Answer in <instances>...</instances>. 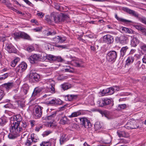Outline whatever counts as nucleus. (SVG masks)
Listing matches in <instances>:
<instances>
[{
    "label": "nucleus",
    "instance_id": "nucleus-1",
    "mask_svg": "<svg viewBox=\"0 0 146 146\" xmlns=\"http://www.w3.org/2000/svg\"><path fill=\"white\" fill-rule=\"evenodd\" d=\"M22 117L20 115H17L12 116L11 118V127L13 125L15 127L18 126L22 121Z\"/></svg>",
    "mask_w": 146,
    "mask_h": 146
},
{
    "label": "nucleus",
    "instance_id": "nucleus-2",
    "mask_svg": "<svg viewBox=\"0 0 146 146\" xmlns=\"http://www.w3.org/2000/svg\"><path fill=\"white\" fill-rule=\"evenodd\" d=\"M42 107L38 106L34 108L33 111L34 115L36 118H38L41 117L42 113Z\"/></svg>",
    "mask_w": 146,
    "mask_h": 146
},
{
    "label": "nucleus",
    "instance_id": "nucleus-3",
    "mask_svg": "<svg viewBox=\"0 0 146 146\" xmlns=\"http://www.w3.org/2000/svg\"><path fill=\"white\" fill-rule=\"evenodd\" d=\"M137 125L134 120L131 119L127 123L125 127L129 129H137L139 127V125Z\"/></svg>",
    "mask_w": 146,
    "mask_h": 146
},
{
    "label": "nucleus",
    "instance_id": "nucleus-4",
    "mask_svg": "<svg viewBox=\"0 0 146 146\" xmlns=\"http://www.w3.org/2000/svg\"><path fill=\"white\" fill-rule=\"evenodd\" d=\"M117 56V53L115 51H110L107 55V59L108 61L113 63L116 60Z\"/></svg>",
    "mask_w": 146,
    "mask_h": 146
},
{
    "label": "nucleus",
    "instance_id": "nucleus-5",
    "mask_svg": "<svg viewBox=\"0 0 146 146\" xmlns=\"http://www.w3.org/2000/svg\"><path fill=\"white\" fill-rule=\"evenodd\" d=\"M13 36L15 39L21 38L28 40L30 39V37L28 35L22 32L15 33L13 34Z\"/></svg>",
    "mask_w": 146,
    "mask_h": 146
},
{
    "label": "nucleus",
    "instance_id": "nucleus-6",
    "mask_svg": "<svg viewBox=\"0 0 146 146\" xmlns=\"http://www.w3.org/2000/svg\"><path fill=\"white\" fill-rule=\"evenodd\" d=\"M79 119L80 121L81 124L85 128H88L92 126V124L90 121L87 118L84 117L80 118Z\"/></svg>",
    "mask_w": 146,
    "mask_h": 146
},
{
    "label": "nucleus",
    "instance_id": "nucleus-7",
    "mask_svg": "<svg viewBox=\"0 0 146 146\" xmlns=\"http://www.w3.org/2000/svg\"><path fill=\"white\" fill-rule=\"evenodd\" d=\"M14 125L12 127H11L10 129V133H9L8 135V137L11 139H13L16 138L18 135L19 133V132H17L16 131L14 130V129L15 128Z\"/></svg>",
    "mask_w": 146,
    "mask_h": 146
},
{
    "label": "nucleus",
    "instance_id": "nucleus-8",
    "mask_svg": "<svg viewBox=\"0 0 146 146\" xmlns=\"http://www.w3.org/2000/svg\"><path fill=\"white\" fill-rule=\"evenodd\" d=\"M56 139H51L47 141H43L40 144V146H55Z\"/></svg>",
    "mask_w": 146,
    "mask_h": 146
},
{
    "label": "nucleus",
    "instance_id": "nucleus-9",
    "mask_svg": "<svg viewBox=\"0 0 146 146\" xmlns=\"http://www.w3.org/2000/svg\"><path fill=\"white\" fill-rule=\"evenodd\" d=\"M27 64L25 62H22L19 64L15 68V71L17 72H21L25 70L27 68Z\"/></svg>",
    "mask_w": 146,
    "mask_h": 146
},
{
    "label": "nucleus",
    "instance_id": "nucleus-10",
    "mask_svg": "<svg viewBox=\"0 0 146 146\" xmlns=\"http://www.w3.org/2000/svg\"><path fill=\"white\" fill-rule=\"evenodd\" d=\"M42 90V88H35L33 92L31 98L33 99H35L40 95V92Z\"/></svg>",
    "mask_w": 146,
    "mask_h": 146
},
{
    "label": "nucleus",
    "instance_id": "nucleus-11",
    "mask_svg": "<svg viewBox=\"0 0 146 146\" xmlns=\"http://www.w3.org/2000/svg\"><path fill=\"white\" fill-rule=\"evenodd\" d=\"M27 126V123L25 122H21L18 126L14 129V130L16 131L19 133L23 130H25Z\"/></svg>",
    "mask_w": 146,
    "mask_h": 146
},
{
    "label": "nucleus",
    "instance_id": "nucleus-12",
    "mask_svg": "<svg viewBox=\"0 0 146 146\" xmlns=\"http://www.w3.org/2000/svg\"><path fill=\"white\" fill-rule=\"evenodd\" d=\"M28 59L31 63H35L39 61V55L36 54L32 55L28 58Z\"/></svg>",
    "mask_w": 146,
    "mask_h": 146
},
{
    "label": "nucleus",
    "instance_id": "nucleus-13",
    "mask_svg": "<svg viewBox=\"0 0 146 146\" xmlns=\"http://www.w3.org/2000/svg\"><path fill=\"white\" fill-rule=\"evenodd\" d=\"M29 77L33 81L37 82L39 80L40 76L37 73L31 72L29 75Z\"/></svg>",
    "mask_w": 146,
    "mask_h": 146
},
{
    "label": "nucleus",
    "instance_id": "nucleus-14",
    "mask_svg": "<svg viewBox=\"0 0 146 146\" xmlns=\"http://www.w3.org/2000/svg\"><path fill=\"white\" fill-rule=\"evenodd\" d=\"M103 39L108 44L112 43L113 41V36L110 35H105L104 36Z\"/></svg>",
    "mask_w": 146,
    "mask_h": 146
},
{
    "label": "nucleus",
    "instance_id": "nucleus-15",
    "mask_svg": "<svg viewBox=\"0 0 146 146\" xmlns=\"http://www.w3.org/2000/svg\"><path fill=\"white\" fill-rule=\"evenodd\" d=\"M119 40L120 43L123 44L127 42L128 41V39L126 36L123 35L119 37Z\"/></svg>",
    "mask_w": 146,
    "mask_h": 146
},
{
    "label": "nucleus",
    "instance_id": "nucleus-16",
    "mask_svg": "<svg viewBox=\"0 0 146 146\" xmlns=\"http://www.w3.org/2000/svg\"><path fill=\"white\" fill-rule=\"evenodd\" d=\"M6 47L7 51L10 53H15L16 52L15 49L11 44H7Z\"/></svg>",
    "mask_w": 146,
    "mask_h": 146
},
{
    "label": "nucleus",
    "instance_id": "nucleus-17",
    "mask_svg": "<svg viewBox=\"0 0 146 146\" xmlns=\"http://www.w3.org/2000/svg\"><path fill=\"white\" fill-rule=\"evenodd\" d=\"M120 30L123 33L133 34L134 32L131 29L124 27H121L120 28Z\"/></svg>",
    "mask_w": 146,
    "mask_h": 146
},
{
    "label": "nucleus",
    "instance_id": "nucleus-18",
    "mask_svg": "<svg viewBox=\"0 0 146 146\" xmlns=\"http://www.w3.org/2000/svg\"><path fill=\"white\" fill-rule=\"evenodd\" d=\"M133 38L131 40V45L133 47H135L139 42V40L135 36L131 37Z\"/></svg>",
    "mask_w": 146,
    "mask_h": 146
},
{
    "label": "nucleus",
    "instance_id": "nucleus-19",
    "mask_svg": "<svg viewBox=\"0 0 146 146\" xmlns=\"http://www.w3.org/2000/svg\"><path fill=\"white\" fill-rule=\"evenodd\" d=\"M77 97L76 95H68L65 96V99L66 101H71L76 99Z\"/></svg>",
    "mask_w": 146,
    "mask_h": 146
},
{
    "label": "nucleus",
    "instance_id": "nucleus-20",
    "mask_svg": "<svg viewBox=\"0 0 146 146\" xmlns=\"http://www.w3.org/2000/svg\"><path fill=\"white\" fill-rule=\"evenodd\" d=\"M82 114V113L81 111L79 110L72 113L70 115H68V117L70 118L77 117Z\"/></svg>",
    "mask_w": 146,
    "mask_h": 146
},
{
    "label": "nucleus",
    "instance_id": "nucleus-21",
    "mask_svg": "<svg viewBox=\"0 0 146 146\" xmlns=\"http://www.w3.org/2000/svg\"><path fill=\"white\" fill-rule=\"evenodd\" d=\"M123 10L129 14L135 16L137 17L138 16L137 14L135 12L132 10H131L127 8H123Z\"/></svg>",
    "mask_w": 146,
    "mask_h": 146
},
{
    "label": "nucleus",
    "instance_id": "nucleus-22",
    "mask_svg": "<svg viewBox=\"0 0 146 146\" xmlns=\"http://www.w3.org/2000/svg\"><path fill=\"white\" fill-rule=\"evenodd\" d=\"M57 111H54L53 112V113L47 117V119L49 120H50V122H53L54 120V118L57 113Z\"/></svg>",
    "mask_w": 146,
    "mask_h": 146
},
{
    "label": "nucleus",
    "instance_id": "nucleus-23",
    "mask_svg": "<svg viewBox=\"0 0 146 146\" xmlns=\"http://www.w3.org/2000/svg\"><path fill=\"white\" fill-rule=\"evenodd\" d=\"M51 19H53L56 23L61 22L60 15H53L51 17Z\"/></svg>",
    "mask_w": 146,
    "mask_h": 146
},
{
    "label": "nucleus",
    "instance_id": "nucleus-24",
    "mask_svg": "<svg viewBox=\"0 0 146 146\" xmlns=\"http://www.w3.org/2000/svg\"><path fill=\"white\" fill-rule=\"evenodd\" d=\"M94 127L95 129L97 130H99L101 128H103V124L102 122L97 121L95 123Z\"/></svg>",
    "mask_w": 146,
    "mask_h": 146
},
{
    "label": "nucleus",
    "instance_id": "nucleus-25",
    "mask_svg": "<svg viewBox=\"0 0 146 146\" xmlns=\"http://www.w3.org/2000/svg\"><path fill=\"white\" fill-rule=\"evenodd\" d=\"M68 119L64 115L62 116L60 120V123L63 125L67 123Z\"/></svg>",
    "mask_w": 146,
    "mask_h": 146
},
{
    "label": "nucleus",
    "instance_id": "nucleus-26",
    "mask_svg": "<svg viewBox=\"0 0 146 146\" xmlns=\"http://www.w3.org/2000/svg\"><path fill=\"white\" fill-rule=\"evenodd\" d=\"M47 58V54L42 53L40 55H39V61H44L46 60Z\"/></svg>",
    "mask_w": 146,
    "mask_h": 146
},
{
    "label": "nucleus",
    "instance_id": "nucleus-27",
    "mask_svg": "<svg viewBox=\"0 0 146 146\" xmlns=\"http://www.w3.org/2000/svg\"><path fill=\"white\" fill-rule=\"evenodd\" d=\"M104 99L105 106L109 104H111L112 106L113 105V101L111 99H110L106 98Z\"/></svg>",
    "mask_w": 146,
    "mask_h": 146
},
{
    "label": "nucleus",
    "instance_id": "nucleus-28",
    "mask_svg": "<svg viewBox=\"0 0 146 146\" xmlns=\"http://www.w3.org/2000/svg\"><path fill=\"white\" fill-rule=\"evenodd\" d=\"M134 60V57L130 56H129L126 60V63L127 65H129L130 64L132 63Z\"/></svg>",
    "mask_w": 146,
    "mask_h": 146
},
{
    "label": "nucleus",
    "instance_id": "nucleus-29",
    "mask_svg": "<svg viewBox=\"0 0 146 146\" xmlns=\"http://www.w3.org/2000/svg\"><path fill=\"white\" fill-rule=\"evenodd\" d=\"M128 48L127 46L123 47L121 48L120 50V54L121 56H123L125 55L127 50Z\"/></svg>",
    "mask_w": 146,
    "mask_h": 146
},
{
    "label": "nucleus",
    "instance_id": "nucleus-30",
    "mask_svg": "<svg viewBox=\"0 0 146 146\" xmlns=\"http://www.w3.org/2000/svg\"><path fill=\"white\" fill-rule=\"evenodd\" d=\"M54 85L52 84H51L50 87L49 88H46L45 90L46 92H50L51 93H54Z\"/></svg>",
    "mask_w": 146,
    "mask_h": 146
},
{
    "label": "nucleus",
    "instance_id": "nucleus-31",
    "mask_svg": "<svg viewBox=\"0 0 146 146\" xmlns=\"http://www.w3.org/2000/svg\"><path fill=\"white\" fill-rule=\"evenodd\" d=\"M29 89V86L27 84H25L23 85L22 90L25 94H26Z\"/></svg>",
    "mask_w": 146,
    "mask_h": 146
},
{
    "label": "nucleus",
    "instance_id": "nucleus-32",
    "mask_svg": "<svg viewBox=\"0 0 146 146\" xmlns=\"http://www.w3.org/2000/svg\"><path fill=\"white\" fill-rule=\"evenodd\" d=\"M20 60L19 58H15L11 62V65L13 67H14L16 66L17 62Z\"/></svg>",
    "mask_w": 146,
    "mask_h": 146
},
{
    "label": "nucleus",
    "instance_id": "nucleus-33",
    "mask_svg": "<svg viewBox=\"0 0 146 146\" xmlns=\"http://www.w3.org/2000/svg\"><path fill=\"white\" fill-rule=\"evenodd\" d=\"M66 137V135L65 134L62 135L60 139V143L61 145L65 141Z\"/></svg>",
    "mask_w": 146,
    "mask_h": 146
},
{
    "label": "nucleus",
    "instance_id": "nucleus-34",
    "mask_svg": "<svg viewBox=\"0 0 146 146\" xmlns=\"http://www.w3.org/2000/svg\"><path fill=\"white\" fill-rule=\"evenodd\" d=\"M60 17L61 22H63L65 20H68L69 18L68 15H66L62 14L61 15H60Z\"/></svg>",
    "mask_w": 146,
    "mask_h": 146
},
{
    "label": "nucleus",
    "instance_id": "nucleus-35",
    "mask_svg": "<svg viewBox=\"0 0 146 146\" xmlns=\"http://www.w3.org/2000/svg\"><path fill=\"white\" fill-rule=\"evenodd\" d=\"M4 85L5 88L7 90H9L13 86L12 83H9L4 84Z\"/></svg>",
    "mask_w": 146,
    "mask_h": 146
},
{
    "label": "nucleus",
    "instance_id": "nucleus-36",
    "mask_svg": "<svg viewBox=\"0 0 146 146\" xmlns=\"http://www.w3.org/2000/svg\"><path fill=\"white\" fill-rule=\"evenodd\" d=\"M115 18H116L118 20L123 22L125 23H128L131 22V21H130L127 20L126 19H123L119 18L118 17L117 15H115Z\"/></svg>",
    "mask_w": 146,
    "mask_h": 146
},
{
    "label": "nucleus",
    "instance_id": "nucleus-37",
    "mask_svg": "<svg viewBox=\"0 0 146 146\" xmlns=\"http://www.w3.org/2000/svg\"><path fill=\"white\" fill-rule=\"evenodd\" d=\"M31 139L33 142H36L38 140V139L36 137V135L35 134H32L31 135Z\"/></svg>",
    "mask_w": 146,
    "mask_h": 146
},
{
    "label": "nucleus",
    "instance_id": "nucleus-38",
    "mask_svg": "<svg viewBox=\"0 0 146 146\" xmlns=\"http://www.w3.org/2000/svg\"><path fill=\"white\" fill-rule=\"evenodd\" d=\"M47 58L48 60L50 61H55L56 60V56L50 54L47 56Z\"/></svg>",
    "mask_w": 146,
    "mask_h": 146
},
{
    "label": "nucleus",
    "instance_id": "nucleus-39",
    "mask_svg": "<svg viewBox=\"0 0 146 146\" xmlns=\"http://www.w3.org/2000/svg\"><path fill=\"white\" fill-rule=\"evenodd\" d=\"M45 34L47 36L50 35H54L56 34V33L54 31H49L47 30H45Z\"/></svg>",
    "mask_w": 146,
    "mask_h": 146
},
{
    "label": "nucleus",
    "instance_id": "nucleus-40",
    "mask_svg": "<svg viewBox=\"0 0 146 146\" xmlns=\"http://www.w3.org/2000/svg\"><path fill=\"white\" fill-rule=\"evenodd\" d=\"M70 87V85L67 84H64L62 85V88L64 90L68 89Z\"/></svg>",
    "mask_w": 146,
    "mask_h": 146
},
{
    "label": "nucleus",
    "instance_id": "nucleus-41",
    "mask_svg": "<svg viewBox=\"0 0 146 146\" xmlns=\"http://www.w3.org/2000/svg\"><path fill=\"white\" fill-rule=\"evenodd\" d=\"M134 27L136 29L138 30H140L141 31H144L145 29L142 27L141 26L138 25H134Z\"/></svg>",
    "mask_w": 146,
    "mask_h": 146
},
{
    "label": "nucleus",
    "instance_id": "nucleus-42",
    "mask_svg": "<svg viewBox=\"0 0 146 146\" xmlns=\"http://www.w3.org/2000/svg\"><path fill=\"white\" fill-rule=\"evenodd\" d=\"M97 103L99 106L100 107H103L105 106L104 99H103L98 100L97 102Z\"/></svg>",
    "mask_w": 146,
    "mask_h": 146
},
{
    "label": "nucleus",
    "instance_id": "nucleus-43",
    "mask_svg": "<svg viewBox=\"0 0 146 146\" xmlns=\"http://www.w3.org/2000/svg\"><path fill=\"white\" fill-rule=\"evenodd\" d=\"M6 6L8 7L10 9L13 10V11H16V9L12 7V4L10 3L7 2L5 4Z\"/></svg>",
    "mask_w": 146,
    "mask_h": 146
},
{
    "label": "nucleus",
    "instance_id": "nucleus-44",
    "mask_svg": "<svg viewBox=\"0 0 146 146\" xmlns=\"http://www.w3.org/2000/svg\"><path fill=\"white\" fill-rule=\"evenodd\" d=\"M141 62L140 61H138L135 64L136 68L137 70L139 71L141 70Z\"/></svg>",
    "mask_w": 146,
    "mask_h": 146
},
{
    "label": "nucleus",
    "instance_id": "nucleus-45",
    "mask_svg": "<svg viewBox=\"0 0 146 146\" xmlns=\"http://www.w3.org/2000/svg\"><path fill=\"white\" fill-rule=\"evenodd\" d=\"M98 111L102 115V116H104L106 117H108L107 112L106 111H102L101 110H99Z\"/></svg>",
    "mask_w": 146,
    "mask_h": 146
},
{
    "label": "nucleus",
    "instance_id": "nucleus-46",
    "mask_svg": "<svg viewBox=\"0 0 146 146\" xmlns=\"http://www.w3.org/2000/svg\"><path fill=\"white\" fill-rule=\"evenodd\" d=\"M6 123V120L5 119L0 118V125L3 126Z\"/></svg>",
    "mask_w": 146,
    "mask_h": 146
},
{
    "label": "nucleus",
    "instance_id": "nucleus-47",
    "mask_svg": "<svg viewBox=\"0 0 146 146\" xmlns=\"http://www.w3.org/2000/svg\"><path fill=\"white\" fill-rule=\"evenodd\" d=\"M52 131L50 130L46 131H44L42 134V135L44 137L47 136L51 133Z\"/></svg>",
    "mask_w": 146,
    "mask_h": 146
},
{
    "label": "nucleus",
    "instance_id": "nucleus-48",
    "mask_svg": "<svg viewBox=\"0 0 146 146\" xmlns=\"http://www.w3.org/2000/svg\"><path fill=\"white\" fill-rule=\"evenodd\" d=\"M42 29V28L41 27H38L33 29V30L35 32H39L41 31Z\"/></svg>",
    "mask_w": 146,
    "mask_h": 146
},
{
    "label": "nucleus",
    "instance_id": "nucleus-49",
    "mask_svg": "<svg viewBox=\"0 0 146 146\" xmlns=\"http://www.w3.org/2000/svg\"><path fill=\"white\" fill-rule=\"evenodd\" d=\"M67 68L65 69V72H74V70L73 69H72V70L70 69V67L69 66H67Z\"/></svg>",
    "mask_w": 146,
    "mask_h": 146
},
{
    "label": "nucleus",
    "instance_id": "nucleus-50",
    "mask_svg": "<svg viewBox=\"0 0 146 146\" xmlns=\"http://www.w3.org/2000/svg\"><path fill=\"white\" fill-rule=\"evenodd\" d=\"M34 48L33 46H29L27 48V50L28 52H30L34 50Z\"/></svg>",
    "mask_w": 146,
    "mask_h": 146
},
{
    "label": "nucleus",
    "instance_id": "nucleus-51",
    "mask_svg": "<svg viewBox=\"0 0 146 146\" xmlns=\"http://www.w3.org/2000/svg\"><path fill=\"white\" fill-rule=\"evenodd\" d=\"M60 37V36H57L53 38V40L55 42L57 43H59Z\"/></svg>",
    "mask_w": 146,
    "mask_h": 146
},
{
    "label": "nucleus",
    "instance_id": "nucleus-52",
    "mask_svg": "<svg viewBox=\"0 0 146 146\" xmlns=\"http://www.w3.org/2000/svg\"><path fill=\"white\" fill-rule=\"evenodd\" d=\"M61 103L62 101L60 99H55V104H60Z\"/></svg>",
    "mask_w": 146,
    "mask_h": 146
},
{
    "label": "nucleus",
    "instance_id": "nucleus-53",
    "mask_svg": "<svg viewBox=\"0 0 146 146\" xmlns=\"http://www.w3.org/2000/svg\"><path fill=\"white\" fill-rule=\"evenodd\" d=\"M56 60H57L58 62H62L64 61V60L63 59H62L61 57V56H56Z\"/></svg>",
    "mask_w": 146,
    "mask_h": 146
},
{
    "label": "nucleus",
    "instance_id": "nucleus-54",
    "mask_svg": "<svg viewBox=\"0 0 146 146\" xmlns=\"http://www.w3.org/2000/svg\"><path fill=\"white\" fill-rule=\"evenodd\" d=\"M66 39L65 37H60L59 43H62L64 42Z\"/></svg>",
    "mask_w": 146,
    "mask_h": 146
},
{
    "label": "nucleus",
    "instance_id": "nucleus-55",
    "mask_svg": "<svg viewBox=\"0 0 146 146\" xmlns=\"http://www.w3.org/2000/svg\"><path fill=\"white\" fill-rule=\"evenodd\" d=\"M126 105L125 104H122L121 105H119L118 106L119 110H121L122 109H124L126 107Z\"/></svg>",
    "mask_w": 146,
    "mask_h": 146
},
{
    "label": "nucleus",
    "instance_id": "nucleus-56",
    "mask_svg": "<svg viewBox=\"0 0 146 146\" xmlns=\"http://www.w3.org/2000/svg\"><path fill=\"white\" fill-rule=\"evenodd\" d=\"M46 20L49 24L52 23V21L50 19V17L49 16H46Z\"/></svg>",
    "mask_w": 146,
    "mask_h": 146
},
{
    "label": "nucleus",
    "instance_id": "nucleus-57",
    "mask_svg": "<svg viewBox=\"0 0 146 146\" xmlns=\"http://www.w3.org/2000/svg\"><path fill=\"white\" fill-rule=\"evenodd\" d=\"M4 96L3 91L1 90H0V100L3 98Z\"/></svg>",
    "mask_w": 146,
    "mask_h": 146
},
{
    "label": "nucleus",
    "instance_id": "nucleus-58",
    "mask_svg": "<svg viewBox=\"0 0 146 146\" xmlns=\"http://www.w3.org/2000/svg\"><path fill=\"white\" fill-rule=\"evenodd\" d=\"M140 21L143 23L146 24V19L145 18H141L139 19Z\"/></svg>",
    "mask_w": 146,
    "mask_h": 146
},
{
    "label": "nucleus",
    "instance_id": "nucleus-59",
    "mask_svg": "<svg viewBox=\"0 0 146 146\" xmlns=\"http://www.w3.org/2000/svg\"><path fill=\"white\" fill-rule=\"evenodd\" d=\"M37 15L38 16H40L41 18H42L44 15V14L41 12L37 13Z\"/></svg>",
    "mask_w": 146,
    "mask_h": 146
},
{
    "label": "nucleus",
    "instance_id": "nucleus-60",
    "mask_svg": "<svg viewBox=\"0 0 146 146\" xmlns=\"http://www.w3.org/2000/svg\"><path fill=\"white\" fill-rule=\"evenodd\" d=\"M114 89H113V88H110L109 94L111 95L113 94V93H114Z\"/></svg>",
    "mask_w": 146,
    "mask_h": 146
},
{
    "label": "nucleus",
    "instance_id": "nucleus-61",
    "mask_svg": "<svg viewBox=\"0 0 146 146\" xmlns=\"http://www.w3.org/2000/svg\"><path fill=\"white\" fill-rule=\"evenodd\" d=\"M118 135L119 137L123 136V132L121 131H118L117 132Z\"/></svg>",
    "mask_w": 146,
    "mask_h": 146
},
{
    "label": "nucleus",
    "instance_id": "nucleus-62",
    "mask_svg": "<svg viewBox=\"0 0 146 146\" xmlns=\"http://www.w3.org/2000/svg\"><path fill=\"white\" fill-rule=\"evenodd\" d=\"M31 22L32 23H35L36 25H39V23L38 22L37 20H35V19H32L31 20Z\"/></svg>",
    "mask_w": 146,
    "mask_h": 146
},
{
    "label": "nucleus",
    "instance_id": "nucleus-63",
    "mask_svg": "<svg viewBox=\"0 0 146 146\" xmlns=\"http://www.w3.org/2000/svg\"><path fill=\"white\" fill-rule=\"evenodd\" d=\"M23 1L29 5H31L32 4L28 0H23Z\"/></svg>",
    "mask_w": 146,
    "mask_h": 146
},
{
    "label": "nucleus",
    "instance_id": "nucleus-64",
    "mask_svg": "<svg viewBox=\"0 0 146 146\" xmlns=\"http://www.w3.org/2000/svg\"><path fill=\"white\" fill-rule=\"evenodd\" d=\"M25 145L26 146H29L31 145V142L29 140H27L26 143Z\"/></svg>",
    "mask_w": 146,
    "mask_h": 146
}]
</instances>
